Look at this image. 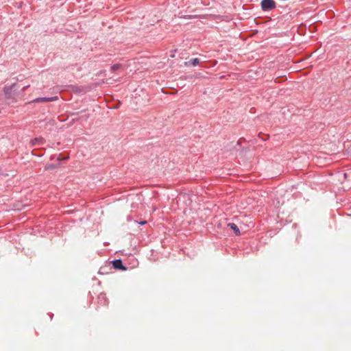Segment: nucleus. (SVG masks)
Instances as JSON below:
<instances>
[{
    "instance_id": "nucleus-1",
    "label": "nucleus",
    "mask_w": 351,
    "mask_h": 351,
    "mask_svg": "<svg viewBox=\"0 0 351 351\" xmlns=\"http://www.w3.org/2000/svg\"><path fill=\"white\" fill-rule=\"evenodd\" d=\"M276 7V2L274 0H263L261 8L264 11L270 10Z\"/></svg>"
},
{
    "instance_id": "nucleus-2",
    "label": "nucleus",
    "mask_w": 351,
    "mask_h": 351,
    "mask_svg": "<svg viewBox=\"0 0 351 351\" xmlns=\"http://www.w3.org/2000/svg\"><path fill=\"white\" fill-rule=\"evenodd\" d=\"M57 99L56 97H38L35 99H34L32 103H39V102H49V101H53Z\"/></svg>"
},
{
    "instance_id": "nucleus-3",
    "label": "nucleus",
    "mask_w": 351,
    "mask_h": 351,
    "mask_svg": "<svg viewBox=\"0 0 351 351\" xmlns=\"http://www.w3.org/2000/svg\"><path fill=\"white\" fill-rule=\"evenodd\" d=\"M112 265L114 269H120L123 271L126 270V267L123 266L122 261L121 260H115L112 261Z\"/></svg>"
},
{
    "instance_id": "nucleus-4",
    "label": "nucleus",
    "mask_w": 351,
    "mask_h": 351,
    "mask_svg": "<svg viewBox=\"0 0 351 351\" xmlns=\"http://www.w3.org/2000/svg\"><path fill=\"white\" fill-rule=\"evenodd\" d=\"M16 86V84H13L11 86H5L3 90L6 95L7 98H11L12 97V91L14 86Z\"/></svg>"
},
{
    "instance_id": "nucleus-5",
    "label": "nucleus",
    "mask_w": 351,
    "mask_h": 351,
    "mask_svg": "<svg viewBox=\"0 0 351 351\" xmlns=\"http://www.w3.org/2000/svg\"><path fill=\"white\" fill-rule=\"evenodd\" d=\"M45 143V139L43 137L34 138L31 141L32 146H36L43 145Z\"/></svg>"
},
{
    "instance_id": "nucleus-6",
    "label": "nucleus",
    "mask_w": 351,
    "mask_h": 351,
    "mask_svg": "<svg viewBox=\"0 0 351 351\" xmlns=\"http://www.w3.org/2000/svg\"><path fill=\"white\" fill-rule=\"evenodd\" d=\"M228 226L234 231L236 235H240V230L238 226L234 223H229Z\"/></svg>"
},
{
    "instance_id": "nucleus-7",
    "label": "nucleus",
    "mask_w": 351,
    "mask_h": 351,
    "mask_svg": "<svg viewBox=\"0 0 351 351\" xmlns=\"http://www.w3.org/2000/svg\"><path fill=\"white\" fill-rule=\"evenodd\" d=\"M121 67V64H117L113 65V66L111 67V69H112V71H117V70L119 69Z\"/></svg>"
},
{
    "instance_id": "nucleus-8",
    "label": "nucleus",
    "mask_w": 351,
    "mask_h": 351,
    "mask_svg": "<svg viewBox=\"0 0 351 351\" xmlns=\"http://www.w3.org/2000/svg\"><path fill=\"white\" fill-rule=\"evenodd\" d=\"M199 60L198 58H194L192 60L191 64L193 66H196L199 64Z\"/></svg>"
},
{
    "instance_id": "nucleus-9",
    "label": "nucleus",
    "mask_w": 351,
    "mask_h": 351,
    "mask_svg": "<svg viewBox=\"0 0 351 351\" xmlns=\"http://www.w3.org/2000/svg\"><path fill=\"white\" fill-rule=\"evenodd\" d=\"M54 168H55V166L53 165H48L46 166L45 169L48 170V169H52Z\"/></svg>"
},
{
    "instance_id": "nucleus-10",
    "label": "nucleus",
    "mask_w": 351,
    "mask_h": 351,
    "mask_svg": "<svg viewBox=\"0 0 351 351\" xmlns=\"http://www.w3.org/2000/svg\"><path fill=\"white\" fill-rule=\"evenodd\" d=\"M147 223L146 221H141L139 223L141 224V225H144Z\"/></svg>"
},
{
    "instance_id": "nucleus-11",
    "label": "nucleus",
    "mask_w": 351,
    "mask_h": 351,
    "mask_svg": "<svg viewBox=\"0 0 351 351\" xmlns=\"http://www.w3.org/2000/svg\"><path fill=\"white\" fill-rule=\"evenodd\" d=\"M28 87H29V85H27L26 87L24 88V89H25V88H28Z\"/></svg>"
},
{
    "instance_id": "nucleus-12",
    "label": "nucleus",
    "mask_w": 351,
    "mask_h": 351,
    "mask_svg": "<svg viewBox=\"0 0 351 351\" xmlns=\"http://www.w3.org/2000/svg\"><path fill=\"white\" fill-rule=\"evenodd\" d=\"M184 64H185L186 66H187V65H188V63L186 62H184Z\"/></svg>"
}]
</instances>
